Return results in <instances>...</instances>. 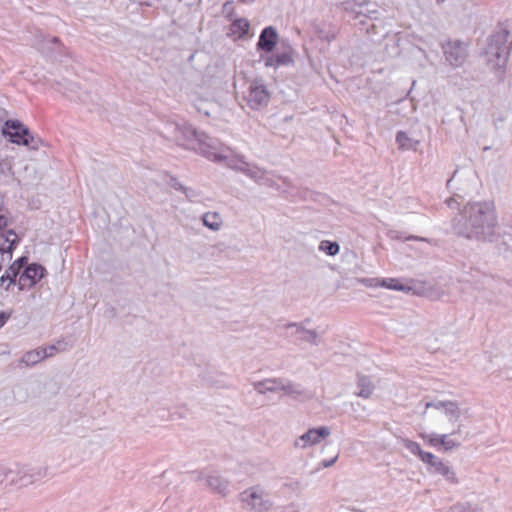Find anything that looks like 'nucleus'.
Masks as SVG:
<instances>
[{"instance_id":"obj_1","label":"nucleus","mask_w":512,"mask_h":512,"mask_svg":"<svg viewBox=\"0 0 512 512\" xmlns=\"http://www.w3.org/2000/svg\"><path fill=\"white\" fill-rule=\"evenodd\" d=\"M210 153L214 154L212 161L224 163L228 168L242 173L256 184L271 188L278 187L277 181L271 172L247 161L245 156L234 153L222 143L217 151H210Z\"/></svg>"},{"instance_id":"obj_2","label":"nucleus","mask_w":512,"mask_h":512,"mask_svg":"<svg viewBox=\"0 0 512 512\" xmlns=\"http://www.w3.org/2000/svg\"><path fill=\"white\" fill-rule=\"evenodd\" d=\"M174 140L179 145L195 150L209 160L214 156L210 151H217L221 145L218 140L209 137L204 132H198L187 123L174 125Z\"/></svg>"},{"instance_id":"obj_3","label":"nucleus","mask_w":512,"mask_h":512,"mask_svg":"<svg viewBox=\"0 0 512 512\" xmlns=\"http://www.w3.org/2000/svg\"><path fill=\"white\" fill-rule=\"evenodd\" d=\"M239 502L244 512H271L274 507L270 493L261 485H253L242 491Z\"/></svg>"},{"instance_id":"obj_4","label":"nucleus","mask_w":512,"mask_h":512,"mask_svg":"<svg viewBox=\"0 0 512 512\" xmlns=\"http://www.w3.org/2000/svg\"><path fill=\"white\" fill-rule=\"evenodd\" d=\"M3 134L10 137L13 143L25 145L36 150L42 145V140L31 134L29 129L19 120H7Z\"/></svg>"},{"instance_id":"obj_5","label":"nucleus","mask_w":512,"mask_h":512,"mask_svg":"<svg viewBox=\"0 0 512 512\" xmlns=\"http://www.w3.org/2000/svg\"><path fill=\"white\" fill-rule=\"evenodd\" d=\"M243 99L252 109L266 107L270 101L268 91L263 79L255 78L247 82L246 91L243 92Z\"/></svg>"},{"instance_id":"obj_6","label":"nucleus","mask_w":512,"mask_h":512,"mask_svg":"<svg viewBox=\"0 0 512 512\" xmlns=\"http://www.w3.org/2000/svg\"><path fill=\"white\" fill-rule=\"evenodd\" d=\"M252 385L254 390L259 394L283 392L284 394L292 397H297L302 394L298 385L289 381H284L280 378L264 379L262 381L254 382Z\"/></svg>"},{"instance_id":"obj_7","label":"nucleus","mask_w":512,"mask_h":512,"mask_svg":"<svg viewBox=\"0 0 512 512\" xmlns=\"http://www.w3.org/2000/svg\"><path fill=\"white\" fill-rule=\"evenodd\" d=\"M43 473L39 467L29 464L15 465L5 473V478L10 485L27 486L42 478Z\"/></svg>"},{"instance_id":"obj_8","label":"nucleus","mask_w":512,"mask_h":512,"mask_svg":"<svg viewBox=\"0 0 512 512\" xmlns=\"http://www.w3.org/2000/svg\"><path fill=\"white\" fill-rule=\"evenodd\" d=\"M331 435V428L328 426H319L308 429L293 442L296 449L306 450L312 446L320 444Z\"/></svg>"},{"instance_id":"obj_9","label":"nucleus","mask_w":512,"mask_h":512,"mask_svg":"<svg viewBox=\"0 0 512 512\" xmlns=\"http://www.w3.org/2000/svg\"><path fill=\"white\" fill-rule=\"evenodd\" d=\"M446 60L453 66L462 65L467 58V45L458 40H449L443 45Z\"/></svg>"},{"instance_id":"obj_10","label":"nucleus","mask_w":512,"mask_h":512,"mask_svg":"<svg viewBox=\"0 0 512 512\" xmlns=\"http://www.w3.org/2000/svg\"><path fill=\"white\" fill-rule=\"evenodd\" d=\"M199 479H204L206 486L222 498L230 493L229 481L218 473L201 474Z\"/></svg>"},{"instance_id":"obj_11","label":"nucleus","mask_w":512,"mask_h":512,"mask_svg":"<svg viewBox=\"0 0 512 512\" xmlns=\"http://www.w3.org/2000/svg\"><path fill=\"white\" fill-rule=\"evenodd\" d=\"M418 456L423 462L430 465L432 472L441 474L452 482L456 481L455 473L446 464L438 461V459L433 454L418 450Z\"/></svg>"},{"instance_id":"obj_12","label":"nucleus","mask_w":512,"mask_h":512,"mask_svg":"<svg viewBox=\"0 0 512 512\" xmlns=\"http://www.w3.org/2000/svg\"><path fill=\"white\" fill-rule=\"evenodd\" d=\"M44 273L45 268L39 264L34 263L27 266L19 278L21 289L26 286H33L36 284L40 279L43 278Z\"/></svg>"},{"instance_id":"obj_13","label":"nucleus","mask_w":512,"mask_h":512,"mask_svg":"<svg viewBox=\"0 0 512 512\" xmlns=\"http://www.w3.org/2000/svg\"><path fill=\"white\" fill-rule=\"evenodd\" d=\"M288 328L293 329L291 335L295 336L300 341L311 345H318L320 342L318 332L305 328L303 324L292 323L288 325Z\"/></svg>"},{"instance_id":"obj_14","label":"nucleus","mask_w":512,"mask_h":512,"mask_svg":"<svg viewBox=\"0 0 512 512\" xmlns=\"http://www.w3.org/2000/svg\"><path fill=\"white\" fill-rule=\"evenodd\" d=\"M278 41V33L272 26L264 28L259 36L257 47L265 52H272Z\"/></svg>"},{"instance_id":"obj_15","label":"nucleus","mask_w":512,"mask_h":512,"mask_svg":"<svg viewBox=\"0 0 512 512\" xmlns=\"http://www.w3.org/2000/svg\"><path fill=\"white\" fill-rule=\"evenodd\" d=\"M508 36L509 32L507 30H503L500 33H498L496 36L493 37L492 41L496 44H501L500 46H496L495 48L493 45H490L491 52L495 51V54L498 58L501 56L504 57V60H506V57L509 54L510 46L507 44L508 42Z\"/></svg>"},{"instance_id":"obj_16","label":"nucleus","mask_w":512,"mask_h":512,"mask_svg":"<svg viewBox=\"0 0 512 512\" xmlns=\"http://www.w3.org/2000/svg\"><path fill=\"white\" fill-rule=\"evenodd\" d=\"M232 23L228 35L234 39H241L248 34L250 23L246 18H236L230 20Z\"/></svg>"},{"instance_id":"obj_17","label":"nucleus","mask_w":512,"mask_h":512,"mask_svg":"<svg viewBox=\"0 0 512 512\" xmlns=\"http://www.w3.org/2000/svg\"><path fill=\"white\" fill-rule=\"evenodd\" d=\"M203 225L213 232L219 231L223 226V218L219 212L209 211L201 216Z\"/></svg>"},{"instance_id":"obj_18","label":"nucleus","mask_w":512,"mask_h":512,"mask_svg":"<svg viewBox=\"0 0 512 512\" xmlns=\"http://www.w3.org/2000/svg\"><path fill=\"white\" fill-rule=\"evenodd\" d=\"M370 286H373V287L381 286V287H385L387 289L398 290V291H410L411 290L410 286L404 285V284L400 283L399 280L394 279V278L371 279Z\"/></svg>"},{"instance_id":"obj_19","label":"nucleus","mask_w":512,"mask_h":512,"mask_svg":"<svg viewBox=\"0 0 512 512\" xmlns=\"http://www.w3.org/2000/svg\"><path fill=\"white\" fill-rule=\"evenodd\" d=\"M357 386L359 391L356 395L365 399L369 398L375 389L372 380L369 377L360 374L357 375Z\"/></svg>"},{"instance_id":"obj_20","label":"nucleus","mask_w":512,"mask_h":512,"mask_svg":"<svg viewBox=\"0 0 512 512\" xmlns=\"http://www.w3.org/2000/svg\"><path fill=\"white\" fill-rule=\"evenodd\" d=\"M45 355L46 354L42 352L40 348H37L25 352L19 362L26 367H32L43 361L45 359Z\"/></svg>"},{"instance_id":"obj_21","label":"nucleus","mask_w":512,"mask_h":512,"mask_svg":"<svg viewBox=\"0 0 512 512\" xmlns=\"http://www.w3.org/2000/svg\"><path fill=\"white\" fill-rule=\"evenodd\" d=\"M428 442L431 446L440 448L443 447L445 451L451 450L459 445V443L450 439L448 435H434L429 437Z\"/></svg>"},{"instance_id":"obj_22","label":"nucleus","mask_w":512,"mask_h":512,"mask_svg":"<svg viewBox=\"0 0 512 512\" xmlns=\"http://www.w3.org/2000/svg\"><path fill=\"white\" fill-rule=\"evenodd\" d=\"M79 89L80 88L76 83H70L63 93L70 100L86 102L84 93L80 92Z\"/></svg>"},{"instance_id":"obj_23","label":"nucleus","mask_w":512,"mask_h":512,"mask_svg":"<svg viewBox=\"0 0 512 512\" xmlns=\"http://www.w3.org/2000/svg\"><path fill=\"white\" fill-rule=\"evenodd\" d=\"M20 270V265L16 267V263H13L3 274L0 278L1 285H4L5 281H9L8 285L5 287L6 290H8L10 284H12L15 281V278L17 277Z\"/></svg>"},{"instance_id":"obj_24","label":"nucleus","mask_w":512,"mask_h":512,"mask_svg":"<svg viewBox=\"0 0 512 512\" xmlns=\"http://www.w3.org/2000/svg\"><path fill=\"white\" fill-rule=\"evenodd\" d=\"M319 250L329 256H335L339 253L340 246L337 242L323 240L319 244Z\"/></svg>"},{"instance_id":"obj_25","label":"nucleus","mask_w":512,"mask_h":512,"mask_svg":"<svg viewBox=\"0 0 512 512\" xmlns=\"http://www.w3.org/2000/svg\"><path fill=\"white\" fill-rule=\"evenodd\" d=\"M437 409H442L446 415H450L453 418L459 417V409L454 402H441L436 406Z\"/></svg>"},{"instance_id":"obj_26","label":"nucleus","mask_w":512,"mask_h":512,"mask_svg":"<svg viewBox=\"0 0 512 512\" xmlns=\"http://www.w3.org/2000/svg\"><path fill=\"white\" fill-rule=\"evenodd\" d=\"M396 142L399 149L409 150L413 147V140L409 138L405 132L399 131L396 135Z\"/></svg>"},{"instance_id":"obj_27","label":"nucleus","mask_w":512,"mask_h":512,"mask_svg":"<svg viewBox=\"0 0 512 512\" xmlns=\"http://www.w3.org/2000/svg\"><path fill=\"white\" fill-rule=\"evenodd\" d=\"M275 56L276 62H278L280 66L289 65L290 63L293 62L292 49L290 47L283 52H277Z\"/></svg>"},{"instance_id":"obj_28","label":"nucleus","mask_w":512,"mask_h":512,"mask_svg":"<svg viewBox=\"0 0 512 512\" xmlns=\"http://www.w3.org/2000/svg\"><path fill=\"white\" fill-rule=\"evenodd\" d=\"M364 2H366V0H363L361 2H358V0H356V5H359V10H357V14H360V15H365L367 17H370L372 18L374 14L377 13V9L375 8V5H373V8L372 9H363V4Z\"/></svg>"},{"instance_id":"obj_29","label":"nucleus","mask_w":512,"mask_h":512,"mask_svg":"<svg viewBox=\"0 0 512 512\" xmlns=\"http://www.w3.org/2000/svg\"><path fill=\"white\" fill-rule=\"evenodd\" d=\"M222 12L225 15V17L228 18L229 20L233 19L235 10H234V7H233V4L231 1H226L223 4Z\"/></svg>"},{"instance_id":"obj_30","label":"nucleus","mask_w":512,"mask_h":512,"mask_svg":"<svg viewBox=\"0 0 512 512\" xmlns=\"http://www.w3.org/2000/svg\"><path fill=\"white\" fill-rule=\"evenodd\" d=\"M0 171L5 175L12 174V163L9 159L0 161Z\"/></svg>"},{"instance_id":"obj_31","label":"nucleus","mask_w":512,"mask_h":512,"mask_svg":"<svg viewBox=\"0 0 512 512\" xmlns=\"http://www.w3.org/2000/svg\"><path fill=\"white\" fill-rule=\"evenodd\" d=\"M184 194L189 201H196L200 196L198 191L191 188H186V190H184Z\"/></svg>"},{"instance_id":"obj_32","label":"nucleus","mask_w":512,"mask_h":512,"mask_svg":"<svg viewBox=\"0 0 512 512\" xmlns=\"http://www.w3.org/2000/svg\"><path fill=\"white\" fill-rule=\"evenodd\" d=\"M39 348H40V350H42V352H44L46 354L45 359L48 357L54 356L57 352V348L55 345H50L47 347H39Z\"/></svg>"},{"instance_id":"obj_33","label":"nucleus","mask_w":512,"mask_h":512,"mask_svg":"<svg viewBox=\"0 0 512 512\" xmlns=\"http://www.w3.org/2000/svg\"><path fill=\"white\" fill-rule=\"evenodd\" d=\"M265 66L266 67H275V68L280 66V64L278 62H276L275 54L270 55L265 59Z\"/></svg>"},{"instance_id":"obj_34","label":"nucleus","mask_w":512,"mask_h":512,"mask_svg":"<svg viewBox=\"0 0 512 512\" xmlns=\"http://www.w3.org/2000/svg\"><path fill=\"white\" fill-rule=\"evenodd\" d=\"M338 457H339V453H337L333 458H331L329 460H327V459L323 460L321 464L324 468L331 467L337 461Z\"/></svg>"},{"instance_id":"obj_35","label":"nucleus","mask_w":512,"mask_h":512,"mask_svg":"<svg viewBox=\"0 0 512 512\" xmlns=\"http://www.w3.org/2000/svg\"><path fill=\"white\" fill-rule=\"evenodd\" d=\"M171 186L175 189V190H179L181 192L184 193V190H186L187 187L183 186L180 182H178L177 180H173L172 181V184Z\"/></svg>"},{"instance_id":"obj_36","label":"nucleus","mask_w":512,"mask_h":512,"mask_svg":"<svg viewBox=\"0 0 512 512\" xmlns=\"http://www.w3.org/2000/svg\"><path fill=\"white\" fill-rule=\"evenodd\" d=\"M46 42L49 43V44H53V45H60V40L57 38V37H50L48 39H46Z\"/></svg>"},{"instance_id":"obj_37","label":"nucleus","mask_w":512,"mask_h":512,"mask_svg":"<svg viewBox=\"0 0 512 512\" xmlns=\"http://www.w3.org/2000/svg\"><path fill=\"white\" fill-rule=\"evenodd\" d=\"M8 316L5 313H0V328L6 323Z\"/></svg>"},{"instance_id":"obj_38","label":"nucleus","mask_w":512,"mask_h":512,"mask_svg":"<svg viewBox=\"0 0 512 512\" xmlns=\"http://www.w3.org/2000/svg\"><path fill=\"white\" fill-rule=\"evenodd\" d=\"M26 260H27L26 257H22V258L18 259L17 261H15L14 263H16V267L18 265H20V269H21L23 264L26 263Z\"/></svg>"},{"instance_id":"obj_39","label":"nucleus","mask_w":512,"mask_h":512,"mask_svg":"<svg viewBox=\"0 0 512 512\" xmlns=\"http://www.w3.org/2000/svg\"><path fill=\"white\" fill-rule=\"evenodd\" d=\"M411 445L414 446L413 443H411ZM411 451L412 453H416L414 447L411 448Z\"/></svg>"},{"instance_id":"obj_40","label":"nucleus","mask_w":512,"mask_h":512,"mask_svg":"<svg viewBox=\"0 0 512 512\" xmlns=\"http://www.w3.org/2000/svg\"><path fill=\"white\" fill-rule=\"evenodd\" d=\"M351 408H352V410H353L354 412H356V410H355V408H354V404H353V403L351 404Z\"/></svg>"},{"instance_id":"obj_41","label":"nucleus","mask_w":512,"mask_h":512,"mask_svg":"<svg viewBox=\"0 0 512 512\" xmlns=\"http://www.w3.org/2000/svg\"><path fill=\"white\" fill-rule=\"evenodd\" d=\"M0 113H5V110H0Z\"/></svg>"}]
</instances>
